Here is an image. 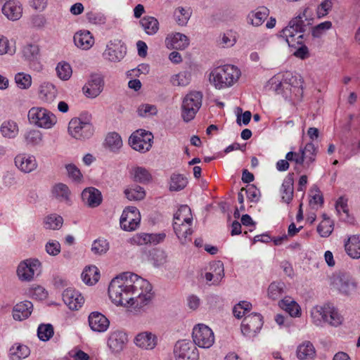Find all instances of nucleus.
<instances>
[{
	"label": "nucleus",
	"instance_id": "1",
	"mask_svg": "<svg viewBox=\"0 0 360 360\" xmlns=\"http://www.w3.org/2000/svg\"><path fill=\"white\" fill-rule=\"evenodd\" d=\"M108 294L114 304L136 313L144 311L153 297L150 283L131 272L114 278L109 285Z\"/></svg>",
	"mask_w": 360,
	"mask_h": 360
},
{
	"label": "nucleus",
	"instance_id": "2",
	"mask_svg": "<svg viewBox=\"0 0 360 360\" xmlns=\"http://www.w3.org/2000/svg\"><path fill=\"white\" fill-rule=\"evenodd\" d=\"M307 8H304L297 16L292 18L288 26L281 32L280 36L285 40L290 47L297 48V44H301L302 39H303V33L305 31L303 18H307Z\"/></svg>",
	"mask_w": 360,
	"mask_h": 360
},
{
	"label": "nucleus",
	"instance_id": "3",
	"mask_svg": "<svg viewBox=\"0 0 360 360\" xmlns=\"http://www.w3.org/2000/svg\"><path fill=\"white\" fill-rule=\"evenodd\" d=\"M240 72L236 66L225 65L217 67L210 74L209 80L217 89L231 86L238 80Z\"/></svg>",
	"mask_w": 360,
	"mask_h": 360
},
{
	"label": "nucleus",
	"instance_id": "4",
	"mask_svg": "<svg viewBox=\"0 0 360 360\" xmlns=\"http://www.w3.org/2000/svg\"><path fill=\"white\" fill-rule=\"evenodd\" d=\"M203 94L199 91H191L183 98L181 116L185 122L193 120L202 106Z\"/></svg>",
	"mask_w": 360,
	"mask_h": 360
},
{
	"label": "nucleus",
	"instance_id": "5",
	"mask_svg": "<svg viewBox=\"0 0 360 360\" xmlns=\"http://www.w3.org/2000/svg\"><path fill=\"white\" fill-rule=\"evenodd\" d=\"M28 120L40 128L51 129L57 122L56 117L47 109L42 107H33L28 111Z\"/></svg>",
	"mask_w": 360,
	"mask_h": 360
},
{
	"label": "nucleus",
	"instance_id": "6",
	"mask_svg": "<svg viewBox=\"0 0 360 360\" xmlns=\"http://www.w3.org/2000/svg\"><path fill=\"white\" fill-rule=\"evenodd\" d=\"M193 344L199 347L208 349L214 343V335L212 330L203 323L194 326L192 333Z\"/></svg>",
	"mask_w": 360,
	"mask_h": 360
},
{
	"label": "nucleus",
	"instance_id": "7",
	"mask_svg": "<svg viewBox=\"0 0 360 360\" xmlns=\"http://www.w3.org/2000/svg\"><path fill=\"white\" fill-rule=\"evenodd\" d=\"M68 131L72 138L84 140L91 137L94 129L90 122H84L78 117H75L70 121Z\"/></svg>",
	"mask_w": 360,
	"mask_h": 360
},
{
	"label": "nucleus",
	"instance_id": "8",
	"mask_svg": "<svg viewBox=\"0 0 360 360\" xmlns=\"http://www.w3.org/2000/svg\"><path fill=\"white\" fill-rule=\"evenodd\" d=\"M153 135L144 129H139L131 134L129 144L135 150L146 153L152 147Z\"/></svg>",
	"mask_w": 360,
	"mask_h": 360
},
{
	"label": "nucleus",
	"instance_id": "9",
	"mask_svg": "<svg viewBox=\"0 0 360 360\" xmlns=\"http://www.w3.org/2000/svg\"><path fill=\"white\" fill-rule=\"evenodd\" d=\"M41 262L37 259H27L21 262L17 269V275L20 280L31 281L35 274L41 272Z\"/></svg>",
	"mask_w": 360,
	"mask_h": 360
},
{
	"label": "nucleus",
	"instance_id": "10",
	"mask_svg": "<svg viewBox=\"0 0 360 360\" xmlns=\"http://www.w3.org/2000/svg\"><path fill=\"white\" fill-rule=\"evenodd\" d=\"M174 356L175 360H198L199 353L193 343L180 340L174 345Z\"/></svg>",
	"mask_w": 360,
	"mask_h": 360
},
{
	"label": "nucleus",
	"instance_id": "11",
	"mask_svg": "<svg viewBox=\"0 0 360 360\" xmlns=\"http://www.w3.org/2000/svg\"><path fill=\"white\" fill-rule=\"evenodd\" d=\"M141 221V214L136 207H126L121 215L120 224L121 228L127 231L137 229Z\"/></svg>",
	"mask_w": 360,
	"mask_h": 360
},
{
	"label": "nucleus",
	"instance_id": "12",
	"mask_svg": "<svg viewBox=\"0 0 360 360\" xmlns=\"http://www.w3.org/2000/svg\"><path fill=\"white\" fill-rule=\"evenodd\" d=\"M263 323L260 314L252 313L245 316L241 324V332L245 336L253 337L261 330Z\"/></svg>",
	"mask_w": 360,
	"mask_h": 360
},
{
	"label": "nucleus",
	"instance_id": "13",
	"mask_svg": "<svg viewBox=\"0 0 360 360\" xmlns=\"http://www.w3.org/2000/svg\"><path fill=\"white\" fill-rule=\"evenodd\" d=\"M127 48L120 39L110 41L103 56L105 59L117 63L120 61L126 55Z\"/></svg>",
	"mask_w": 360,
	"mask_h": 360
},
{
	"label": "nucleus",
	"instance_id": "14",
	"mask_svg": "<svg viewBox=\"0 0 360 360\" xmlns=\"http://www.w3.org/2000/svg\"><path fill=\"white\" fill-rule=\"evenodd\" d=\"M332 285L340 293L346 295H351L356 288V284L353 279L345 274L334 276Z\"/></svg>",
	"mask_w": 360,
	"mask_h": 360
},
{
	"label": "nucleus",
	"instance_id": "15",
	"mask_svg": "<svg viewBox=\"0 0 360 360\" xmlns=\"http://www.w3.org/2000/svg\"><path fill=\"white\" fill-rule=\"evenodd\" d=\"M103 79L100 75L93 74L86 84L83 87V91L86 97L94 98L97 97L103 91Z\"/></svg>",
	"mask_w": 360,
	"mask_h": 360
},
{
	"label": "nucleus",
	"instance_id": "16",
	"mask_svg": "<svg viewBox=\"0 0 360 360\" xmlns=\"http://www.w3.org/2000/svg\"><path fill=\"white\" fill-rule=\"evenodd\" d=\"M63 300L71 310H78L84 302L83 296L72 288H67L63 291Z\"/></svg>",
	"mask_w": 360,
	"mask_h": 360
},
{
	"label": "nucleus",
	"instance_id": "17",
	"mask_svg": "<svg viewBox=\"0 0 360 360\" xmlns=\"http://www.w3.org/2000/svg\"><path fill=\"white\" fill-rule=\"evenodd\" d=\"M15 166L24 173H30L37 167L36 158L30 154L21 153L15 158Z\"/></svg>",
	"mask_w": 360,
	"mask_h": 360
},
{
	"label": "nucleus",
	"instance_id": "18",
	"mask_svg": "<svg viewBox=\"0 0 360 360\" xmlns=\"http://www.w3.org/2000/svg\"><path fill=\"white\" fill-rule=\"evenodd\" d=\"M81 195L84 204L91 208L98 207L103 200L101 191L94 187L84 188Z\"/></svg>",
	"mask_w": 360,
	"mask_h": 360
},
{
	"label": "nucleus",
	"instance_id": "19",
	"mask_svg": "<svg viewBox=\"0 0 360 360\" xmlns=\"http://www.w3.org/2000/svg\"><path fill=\"white\" fill-rule=\"evenodd\" d=\"M89 325L93 331L103 333L108 330L109 320L101 313L93 311L89 315Z\"/></svg>",
	"mask_w": 360,
	"mask_h": 360
},
{
	"label": "nucleus",
	"instance_id": "20",
	"mask_svg": "<svg viewBox=\"0 0 360 360\" xmlns=\"http://www.w3.org/2000/svg\"><path fill=\"white\" fill-rule=\"evenodd\" d=\"M134 343L141 349L151 350L158 344V337L149 331L141 332L135 337Z\"/></svg>",
	"mask_w": 360,
	"mask_h": 360
},
{
	"label": "nucleus",
	"instance_id": "21",
	"mask_svg": "<svg viewBox=\"0 0 360 360\" xmlns=\"http://www.w3.org/2000/svg\"><path fill=\"white\" fill-rule=\"evenodd\" d=\"M165 45L169 49L184 50L188 46L189 39L185 34L176 32L167 36Z\"/></svg>",
	"mask_w": 360,
	"mask_h": 360
},
{
	"label": "nucleus",
	"instance_id": "22",
	"mask_svg": "<svg viewBox=\"0 0 360 360\" xmlns=\"http://www.w3.org/2000/svg\"><path fill=\"white\" fill-rule=\"evenodd\" d=\"M57 96L58 90L53 84L45 82L39 86L38 96L39 100L44 103H52L56 100Z\"/></svg>",
	"mask_w": 360,
	"mask_h": 360
},
{
	"label": "nucleus",
	"instance_id": "23",
	"mask_svg": "<svg viewBox=\"0 0 360 360\" xmlns=\"http://www.w3.org/2000/svg\"><path fill=\"white\" fill-rule=\"evenodd\" d=\"M3 14L9 20H19L22 14V4L16 0L7 1L2 7Z\"/></svg>",
	"mask_w": 360,
	"mask_h": 360
},
{
	"label": "nucleus",
	"instance_id": "24",
	"mask_svg": "<svg viewBox=\"0 0 360 360\" xmlns=\"http://www.w3.org/2000/svg\"><path fill=\"white\" fill-rule=\"evenodd\" d=\"M193 221L184 223H173L174 231L182 245H186L191 240V236L193 233Z\"/></svg>",
	"mask_w": 360,
	"mask_h": 360
},
{
	"label": "nucleus",
	"instance_id": "25",
	"mask_svg": "<svg viewBox=\"0 0 360 360\" xmlns=\"http://www.w3.org/2000/svg\"><path fill=\"white\" fill-rule=\"evenodd\" d=\"M269 15V10L266 7H259L250 11L247 15V23L254 27L262 25L267 19Z\"/></svg>",
	"mask_w": 360,
	"mask_h": 360
},
{
	"label": "nucleus",
	"instance_id": "26",
	"mask_svg": "<svg viewBox=\"0 0 360 360\" xmlns=\"http://www.w3.org/2000/svg\"><path fill=\"white\" fill-rule=\"evenodd\" d=\"M345 250L352 259L360 258V235H352L345 240Z\"/></svg>",
	"mask_w": 360,
	"mask_h": 360
},
{
	"label": "nucleus",
	"instance_id": "27",
	"mask_svg": "<svg viewBox=\"0 0 360 360\" xmlns=\"http://www.w3.org/2000/svg\"><path fill=\"white\" fill-rule=\"evenodd\" d=\"M127 341V335L122 331L112 333L108 340V345L112 352H119L122 350Z\"/></svg>",
	"mask_w": 360,
	"mask_h": 360
},
{
	"label": "nucleus",
	"instance_id": "28",
	"mask_svg": "<svg viewBox=\"0 0 360 360\" xmlns=\"http://www.w3.org/2000/svg\"><path fill=\"white\" fill-rule=\"evenodd\" d=\"M210 269L212 272H207L205 278L207 283L212 282L213 285H217L224 276V264L221 261H217L211 264Z\"/></svg>",
	"mask_w": 360,
	"mask_h": 360
},
{
	"label": "nucleus",
	"instance_id": "29",
	"mask_svg": "<svg viewBox=\"0 0 360 360\" xmlns=\"http://www.w3.org/2000/svg\"><path fill=\"white\" fill-rule=\"evenodd\" d=\"M281 84L283 86L288 85L290 87V90H292V88L294 91L300 93L302 91L303 79L300 75H293L290 72H286L283 75Z\"/></svg>",
	"mask_w": 360,
	"mask_h": 360
},
{
	"label": "nucleus",
	"instance_id": "30",
	"mask_svg": "<svg viewBox=\"0 0 360 360\" xmlns=\"http://www.w3.org/2000/svg\"><path fill=\"white\" fill-rule=\"evenodd\" d=\"M75 44L83 50H89L94 44V38L88 30L77 32L74 36Z\"/></svg>",
	"mask_w": 360,
	"mask_h": 360
},
{
	"label": "nucleus",
	"instance_id": "31",
	"mask_svg": "<svg viewBox=\"0 0 360 360\" xmlns=\"http://www.w3.org/2000/svg\"><path fill=\"white\" fill-rule=\"evenodd\" d=\"M33 304L30 301H24L17 304L13 310V316L15 320L22 321L28 318L32 311Z\"/></svg>",
	"mask_w": 360,
	"mask_h": 360
},
{
	"label": "nucleus",
	"instance_id": "32",
	"mask_svg": "<svg viewBox=\"0 0 360 360\" xmlns=\"http://www.w3.org/2000/svg\"><path fill=\"white\" fill-rule=\"evenodd\" d=\"M294 178L293 174H288L284 179L281 188L282 199L284 202L290 203L293 198L294 192Z\"/></svg>",
	"mask_w": 360,
	"mask_h": 360
},
{
	"label": "nucleus",
	"instance_id": "33",
	"mask_svg": "<svg viewBox=\"0 0 360 360\" xmlns=\"http://www.w3.org/2000/svg\"><path fill=\"white\" fill-rule=\"evenodd\" d=\"M188 183L187 177L179 173H172L169 177L168 185L170 191H180L184 190Z\"/></svg>",
	"mask_w": 360,
	"mask_h": 360
},
{
	"label": "nucleus",
	"instance_id": "34",
	"mask_svg": "<svg viewBox=\"0 0 360 360\" xmlns=\"http://www.w3.org/2000/svg\"><path fill=\"white\" fill-rule=\"evenodd\" d=\"M279 307L292 317H299L301 315L300 307L290 297H286L280 301Z\"/></svg>",
	"mask_w": 360,
	"mask_h": 360
},
{
	"label": "nucleus",
	"instance_id": "35",
	"mask_svg": "<svg viewBox=\"0 0 360 360\" xmlns=\"http://www.w3.org/2000/svg\"><path fill=\"white\" fill-rule=\"evenodd\" d=\"M140 24L146 33L148 35L156 34L159 30L158 20L152 16H144L141 19Z\"/></svg>",
	"mask_w": 360,
	"mask_h": 360
},
{
	"label": "nucleus",
	"instance_id": "36",
	"mask_svg": "<svg viewBox=\"0 0 360 360\" xmlns=\"http://www.w3.org/2000/svg\"><path fill=\"white\" fill-rule=\"evenodd\" d=\"M316 354L315 349L312 343L306 341L300 345L297 349V356L300 359H312Z\"/></svg>",
	"mask_w": 360,
	"mask_h": 360
},
{
	"label": "nucleus",
	"instance_id": "37",
	"mask_svg": "<svg viewBox=\"0 0 360 360\" xmlns=\"http://www.w3.org/2000/svg\"><path fill=\"white\" fill-rule=\"evenodd\" d=\"M131 174L134 181L147 184L150 181L152 176L149 171L143 167H135L131 169Z\"/></svg>",
	"mask_w": 360,
	"mask_h": 360
},
{
	"label": "nucleus",
	"instance_id": "38",
	"mask_svg": "<svg viewBox=\"0 0 360 360\" xmlns=\"http://www.w3.org/2000/svg\"><path fill=\"white\" fill-rule=\"evenodd\" d=\"M30 354V349L24 345L15 344L10 349V358L11 360H22Z\"/></svg>",
	"mask_w": 360,
	"mask_h": 360
},
{
	"label": "nucleus",
	"instance_id": "39",
	"mask_svg": "<svg viewBox=\"0 0 360 360\" xmlns=\"http://www.w3.org/2000/svg\"><path fill=\"white\" fill-rule=\"evenodd\" d=\"M82 279L87 285H94L99 279V271L95 266L86 267L81 275Z\"/></svg>",
	"mask_w": 360,
	"mask_h": 360
},
{
	"label": "nucleus",
	"instance_id": "40",
	"mask_svg": "<svg viewBox=\"0 0 360 360\" xmlns=\"http://www.w3.org/2000/svg\"><path fill=\"white\" fill-rule=\"evenodd\" d=\"M2 136L8 139H13L18 134V126L12 120L4 121L0 128Z\"/></svg>",
	"mask_w": 360,
	"mask_h": 360
},
{
	"label": "nucleus",
	"instance_id": "41",
	"mask_svg": "<svg viewBox=\"0 0 360 360\" xmlns=\"http://www.w3.org/2000/svg\"><path fill=\"white\" fill-rule=\"evenodd\" d=\"M187 221H193V216L191 208L186 205H181L176 213L174 214V221L184 223Z\"/></svg>",
	"mask_w": 360,
	"mask_h": 360
},
{
	"label": "nucleus",
	"instance_id": "42",
	"mask_svg": "<svg viewBox=\"0 0 360 360\" xmlns=\"http://www.w3.org/2000/svg\"><path fill=\"white\" fill-rule=\"evenodd\" d=\"M326 309L327 318L326 322L329 323L331 326H338L342 323V316L331 304H326Z\"/></svg>",
	"mask_w": 360,
	"mask_h": 360
},
{
	"label": "nucleus",
	"instance_id": "43",
	"mask_svg": "<svg viewBox=\"0 0 360 360\" xmlns=\"http://www.w3.org/2000/svg\"><path fill=\"white\" fill-rule=\"evenodd\" d=\"M52 193L58 200L68 202L70 200V191L67 185L63 183L56 184L52 189Z\"/></svg>",
	"mask_w": 360,
	"mask_h": 360
},
{
	"label": "nucleus",
	"instance_id": "44",
	"mask_svg": "<svg viewBox=\"0 0 360 360\" xmlns=\"http://www.w3.org/2000/svg\"><path fill=\"white\" fill-rule=\"evenodd\" d=\"M24 140L26 145L32 146H38L43 141V134L39 130L32 129L25 133Z\"/></svg>",
	"mask_w": 360,
	"mask_h": 360
},
{
	"label": "nucleus",
	"instance_id": "45",
	"mask_svg": "<svg viewBox=\"0 0 360 360\" xmlns=\"http://www.w3.org/2000/svg\"><path fill=\"white\" fill-rule=\"evenodd\" d=\"M105 145L111 151L116 152L122 146V138L116 132L109 133L105 138Z\"/></svg>",
	"mask_w": 360,
	"mask_h": 360
},
{
	"label": "nucleus",
	"instance_id": "46",
	"mask_svg": "<svg viewBox=\"0 0 360 360\" xmlns=\"http://www.w3.org/2000/svg\"><path fill=\"white\" fill-rule=\"evenodd\" d=\"M110 248L108 240L104 238H98L94 240L91 245V251L94 255H102L105 254Z\"/></svg>",
	"mask_w": 360,
	"mask_h": 360
},
{
	"label": "nucleus",
	"instance_id": "47",
	"mask_svg": "<svg viewBox=\"0 0 360 360\" xmlns=\"http://www.w3.org/2000/svg\"><path fill=\"white\" fill-rule=\"evenodd\" d=\"M285 285L281 281L272 282L268 288V296L274 300L278 299L283 293Z\"/></svg>",
	"mask_w": 360,
	"mask_h": 360
},
{
	"label": "nucleus",
	"instance_id": "48",
	"mask_svg": "<svg viewBox=\"0 0 360 360\" xmlns=\"http://www.w3.org/2000/svg\"><path fill=\"white\" fill-rule=\"evenodd\" d=\"M326 304L323 307H314L311 311V316L313 322L316 326H321L327 321Z\"/></svg>",
	"mask_w": 360,
	"mask_h": 360
},
{
	"label": "nucleus",
	"instance_id": "49",
	"mask_svg": "<svg viewBox=\"0 0 360 360\" xmlns=\"http://www.w3.org/2000/svg\"><path fill=\"white\" fill-rule=\"evenodd\" d=\"M347 199L343 196L340 197L335 202V210L340 218L344 221H349V208Z\"/></svg>",
	"mask_w": 360,
	"mask_h": 360
},
{
	"label": "nucleus",
	"instance_id": "50",
	"mask_svg": "<svg viewBox=\"0 0 360 360\" xmlns=\"http://www.w3.org/2000/svg\"><path fill=\"white\" fill-rule=\"evenodd\" d=\"M124 195L129 200H141L144 198L146 195L143 188L140 186H134L124 190Z\"/></svg>",
	"mask_w": 360,
	"mask_h": 360
},
{
	"label": "nucleus",
	"instance_id": "51",
	"mask_svg": "<svg viewBox=\"0 0 360 360\" xmlns=\"http://www.w3.org/2000/svg\"><path fill=\"white\" fill-rule=\"evenodd\" d=\"M56 71L58 77L63 81L68 80L72 74V70L70 65L65 61L58 63Z\"/></svg>",
	"mask_w": 360,
	"mask_h": 360
},
{
	"label": "nucleus",
	"instance_id": "52",
	"mask_svg": "<svg viewBox=\"0 0 360 360\" xmlns=\"http://www.w3.org/2000/svg\"><path fill=\"white\" fill-rule=\"evenodd\" d=\"M63 223V217L56 214H50L44 219V227L46 229L58 230L62 226Z\"/></svg>",
	"mask_w": 360,
	"mask_h": 360
},
{
	"label": "nucleus",
	"instance_id": "53",
	"mask_svg": "<svg viewBox=\"0 0 360 360\" xmlns=\"http://www.w3.org/2000/svg\"><path fill=\"white\" fill-rule=\"evenodd\" d=\"M174 17L179 25H186L191 17L189 9H185L183 7H178L175 9Z\"/></svg>",
	"mask_w": 360,
	"mask_h": 360
},
{
	"label": "nucleus",
	"instance_id": "54",
	"mask_svg": "<svg viewBox=\"0 0 360 360\" xmlns=\"http://www.w3.org/2000/svg\"><path fill=\"white\" fill-rule=\"evenodd\" d=\"M24 58L29 61H34L39 55V49L36 44H27L22 49Z\"/></svg>",
	"mask_w": 360,
	"mask_h": 360
},
{
	"label": "nucleus",
	"instance_id": "55",
	"mask_svg": "<svg viewBox=\"0 0 360 360\" xmlns=\"http://www.w3.org/2000/svg\"><path fill=\"white\" fill-rule=\"evenodd\" d=\"M191 81V75L187 72H181L174 75L171 78V83L173 86H187Z\"/></svg>",
	"mask_w": 360,
	"mask_h": 360
},
{
	"label": "nucleus",
	"instance_id": "56",
	"mask_svg": "<svg viewBox=\"0 0 360 360\" xmlns=\"http://www.w3.org/2000/svg\"><path fill=\"white\" fill-rule=\"evenodd\" d=\"M300 152H302V153L304 155L307 165H309L315 161L316 148H315L314 143H307L304 148H300Z\"/></svg>",
	"mask_w": 360,
	"mask_h": 360
},
{
	"label": "nucleus",
	"instance_id": "57",
	"mask_svg": "<svg viewBox=\"0 0 360 360\" xmlns=\"http://www.w3.org/2000/svg\"><path fill=\"white\" fill-rule=\"evenodd\" d=\"M15 82L21 89H27L32 84V77L29 74L18 72L15 76Z\"/></svg>",
	"mask_w": 360,
	"mask_h": 360
},
{
	"label": "nucleus",
	"instance_id": "58",
	"mask_svg": "<svg viewBox=\"0 0 360 360\" xmlns=\"http://www.w3.org/2000/svg\"><path fill=\"white\" fill-rule=\"evenodd\" d=\"M53 328L51 324H41L37 329V335L42 341L49 340L53 335Z\"/></svg>",
	"mask_w": 360,
	"mask_h": 360
},
{
	"label": "nucleus",
	"instance_id": "59",
	"mask_svg": "<svg viewBox=\"0 0 360 360\" xmlns=\"http://www.w3.org/2000/svg\"><path fill=\"white\" fill-rule=\"evenodd\" d=\"M331 27L332 22L330 21H325L314 27L311 31V34L314 38H319L327 30H330Z\"/></svg>",
	"mask_w": 360,
	"mask_h": 360
},
{
	"label": "nucleus",
	"instance_id": "60",
	"mask_svg": "<svg viewBox=\"0 0 360 360\" xmlns=\"http://www.w3.org/2000/svg\"><path fill=\"white\" fill-rule=\"evenodd\" d=\"M86 19L90 23L94 25H103L106 21V18L103 13L93 11L86 13Z\"/></svg>",
	"mask_w": 360,
	"mask_h": 360
},
{
	"label": "nucleus",
	"instance_id": "61",
	"mask_svg": "<svg viewBox=\"0 0 360 360\" xmlns=\"http://www.w3.org/2000/svg\"><path fill=\"white\" fill-rule=\"evenodd\" d=\"M333 228L329 220L321 221L317 226V231L321 237H328L333 232Z\"/></svg>",
	"mask_w": 360,
	"mask_h": 360
},
{
	"label": "nucleus",
	"instance_id": "62",
	"mask_svg": "<svg viewBox=\"0 0 360 360\" xmlns=\"http://www.w3.org/2000/svg\"><path fill=\"white\" fill-rule=\"evenodd\" d=\"M244 191H245L247 198L250 201L252 202H257L259 201L260 191L255 186L250 184L246 188H244Z\"/></svg>",
	"mask_w": 360,
	"mask_h": 360
},
{
	"label": "nucleus",
	"instance_id": "63",
	"mask_svg": "<svg viewBox=\"0 0 360 360\" xmlns=\"http://www.w3.org/2000/svg\"><path fill=\"white\" fill-rule=\"evenodd\" d=\"M149 233H139L130 238L132 245H144L149 244Z\"/></svg>",
	"mask_w": 360,
	"mask_h": 360
},
{
	"label": "nucleus",
	"instance_id": "64",
	"mask_svg": "<svg viewBox=\"0 0 360 360\" xmlns=\"http://www.w3.org/2000/svg\"><path fill=\"white\" fill-rule=\"evenodd\" d=\"M236 38L233 37L231 32H229L223 34L220 37L219 44L225 48V47H231L233 46L236 44Z\"/></svg>",
	"mask_w": 360,
	"mask_h": 360
}]
</instances>
